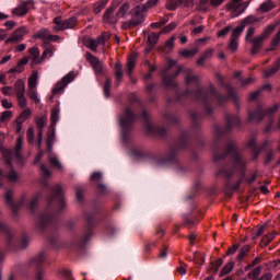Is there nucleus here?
<instances>
[{"mask_svg": "<svg viewBox=\"0 0 280 280\" xmlns=\"http://www.w3.org/2000/svg\"><path fill=\"white\" fill-rule=\"evenodd\" d=\"M273 32H275V25H269L264 30L261 35L250 39L252 54H258L259 49H261V46L264 45V40H266V38H268L270 34H272Z\"/></svg>", "mask_w": 280, "mask_h": 280, "instance_id": "4", "label": "nucleus"}, {"mask_svg": "<svg viewBox=\"0 0 280 280\" xmlns=\"http://www.w3.org/2000/svg\"><path fill=\"white\" fill-rule=\"evenodd\" d=\"M1 104L7 109H10V108H12V106H14V104H12V102H10L8 100H2Z\"/></svg>", "mask_w": 280, "mask_h": 280, "instance_id": "55", "label": "nucleus"}, {"mask_svg": "<svg viewBox=\"0 0 280 280\" xmlns=\"http://www.w3.org/2000/svg\"><path fill=\"white\" fill-rule=\"evenodd\" d=\"M180 56H185V58H191V56H196L198 54V48H195L192 50L185 49L179 51Z\"/></svg>", "mask_w": 280, "mask_h": 280, "instance_id": "36", "label": "nucleus"}, {"mask_svg": "<svg viewBox=\"0 0 280 280\" xmlns=\"http://www.w3.org/2000/svg\"><path fill=\"white\" fill-rule=\"evenodd\" d=\"M1 93H3V95H7L8 97H11V95H14V88L13 86H3L1 89Z\"/></svg>", "mask_w": 280, "mask_h": 280, "instance_id": "43", "label": "nucleus"}, {"mask_svg": "<svg viewBox=\"0 0 280 280\" xmlns=\"http://www.w3.org/2000/svg\"><path fill=\"white\" fill-rule=\"evenodd\" d=\"M275 8H277V3L272 0H266L260 4L259 11L264 14L266 12H270V10H275Z\"/></svg>", "mask_w": 280, "mask_h": 280, "instance_id": "21", "label": "nucleus"}, {"mask_svg": "<svg viewBox=\"0 0 280 280\" xmlns=\"http://www.w3.org/2000/svg\"><path fill=\"white\" fill-rule=\"evenodd\" d=\"M257 19L255 16H247L245 20H243L242 24L236 26L232 31L231 38L234 40H237L240 36H242V33L244 32L246 25H250V23H255Z\"/></svg>", "mask_w": 280, "mask_h": 280, "instance_id": "10", "label": "nucleus"}, {"mask_svg": "<svg viewBox=\"0 0 280 280\" xmlns=\"http://www.w3.org/2000/svg\"><path fill=\"white\" fill-rule=\"evenodd\" d=\"M233 268H235V262L234 261H230L228 262L223 269L220 272V277H225V275H230V272L233 271Z\"/></svg>", "mask_w": 280, "mask_h": 280, "instance_id": "30", "label": "nucleus"}, {"mask_svg": "<svg viewBox=\"0 0 280 280\" xmlns=\"http://www.w3.org/2000/svg\"><path fill=\"white\" fill-rule=\"evenodd\" d=\"M148 42L150 43V45H156V43L159 42V34L151 33L148 37Z\"/></svg>", "mask_w": 280, "mask_h": 280, "instance_id": "46", "label": "nucleus"}, {"mask_svg": "<svg viewBox=\"0 0 280 280\" xmlns=\"http://www.w3.org/2000/svg\"><path fill=\"white\" fill-rule=\"evenodd\" d=\"M56 139V133L52 131L47 135V148L51 150L54 148V140Z\"/></svg>", "mask_w": 280, "mask_h": 280, "instance_id": "38", "label": "nucleus"}, {"mask_svg": "<svg viewBox=\"0 0 280 280\" xmlns=\"http://www.w3.org/2000/svg\"><path fill=\"white\" fill-rule=\"evenodd\" d=\"M194 260H195V264H197L198 266H202V264H205V256L196 252L194 254Z\"/></svg>", "mask_w": 280, "mask_h": 280, "instance_id": "37", "label": "nucleus"}, {"mask_svg": "<svg viewBox=\"0 0 280 280\" xmlns=\"http://www.w3.org/2000/svg\"><path fill=\"white\" fill-rule=\"evenodd\" d=\"M38 72L37 71H33L32 74L28 78V82H27V95L30 97V100H32L33 102H35V104H39L40 103V98L38 97Z\"/></svg>", "mask_w": 280, "mask_h": 280, "instance_id": "3", "label": "nucleus"}, {"mask_svg": "<svg viewBox=\"0 0 280 280\" xmlns=\"http://www.w3.org/2000/svg\"><path fill=\"white\" fill-rule=\"evenodd\" d=\"M13 113L12 110H4L1 114V121H10V119H12L13 117Z\"/></svg>", "mask_w": 280, "mask_h": 280, "instance_id": "42", "label": "nucleus"}, {"mask_svg": "<svg viewBox=\"0 0 280 280\" xmlns=\"http://www.w3.org/2000/svg\"><path fill=\"white\" fill-rule=\"evenodd\" d=\"M35 124L38 130V148H40L43 145V128L47 126V116L36 118Z\"/></svg>", "mask_w": 280, "mask_h": 280, "instance_id": "16", "label": "nucleus"}, {"mask_svg": "<svg viewBox=\"0 0 280 280\" xmlns=\"http://www.w3.org/2000/svg\"><path fill=\"white\" fill-rule=\"evenodd\" d=\"M184 72L186 73V84H198V77L191 75V70L186 69Z\"/></svg>", "mask_w": 280, "mask_h": 280, "instance_id": "29", "label": "nucleus"}, {"mask_svg": "<svg viewBox=\"0 0 280 280\" xmlns=\"http://www.w3.org/2000/svg\"><path fill=\"white\" fill-rule=\"evenodd\" d=\"M5 202L7 205H9V207L14 211V209L16 208V205H14L12 202V191H8L5 194Z\"/></svg>", "mask_w": 280, "mask_h": 280, "instance_id": "40", "label": "nucleus"}, {"mask_svg": "<svg viewBox=\"0 0 280 280\" xmlns=\"http://www.w3.org/2000/svg\"><path fill=\"white\" fill-rule=\"evenodd\" d=\"M229 32H231V26H226L225 28H222L221 31H219L218 36L219 37L226 36Z\"/></svg>", "mask_w": 280, "mask_h": 280, "instance_id": "52", "label": "nucleus"}, {"mask_svg": "<svg viewBox=\"0 0 280 280\" xmlns=\"http://www.w3.org/2000/svg\"><path fill=\"white\" fill-rule=\"evenodd\" d=\"M49 35L50 32L47 28H42L37 31L34 35L33 38H38L39 40H44V43H48L49 40Z\"/></svg>", "mask_w": 280, "mask_h": 280, "instance_id": "18", "label": "nucleus"}, {"mask_svg": "<svg viewBox=\"0 0 280 280\" xmlns=\"http://www.w3.org/2000/svg\"><path fill=\"white\" fill-rule=\"evenodd\" d=\"M27 62H30V57H24L22 59H20V61L18 62L16 68H12L10 70L11 73H16V71L19 73H21V71H23L22 67H25V65H27Z\"/></svg>", "mask_w": 280, "mask_h": 280, "instance_id": "25", "label": "nucleus"}, {"mask_svg": "<svg viewBox=\"0 0 280 280\" xmlns=\"http://www.w3.org/2000/svg\"><path fill=\"white\" fill-rule=\"evenodd\" d=\"M228 10L232 12V16H240L248 8V2L242 3V0H232L226 5Z\"/></svg>", "mask_w": 280, "mask_h": 280, "instance_id": "8", "label": "nucleus"}, {"mask_svg": "<svg viewBox=\"0 0 280 280\" xmlns=\"http://www.w3.org/2000/svg\"><path fill=\"white\" fill-rule=\"evenodd\" d=\"M173 30H176V23L172 22L168 25H166L162 32L163 34H168V32H172Z\"/></svg>", "mask_w": 280, "mask_h": 280, "instance_id": "47", "label": "nucleus"}, {"mask_svg": "<svg viewBox=\"0 0 280 280\" xmlns=\"http://www.w3.org/2000/svg\"><path fill=\"white\" fill-rule=\"evenodd\" d=\"M248 250H250V247L248 245L242 247L237 256V259L242 261V259H244V257H246V255L248 254Z\"/></svg>", "mask_w": 280, "mask_h": 280, "instance_id": "39", "label": "nucleus"}, {"mask_svg": "<svg viewBox=\"0 0 280 280\" xmlns=\"http://www.w3.org/2000/svg\"><path fill=\"white\" fill-rule=\"evenodd\" d=\"M128 14H130V3L125 2L119 7L116 16L117 19H126Z\"/></svg>", "mask_w": 280, "mask_h": 280, "instance_id": "17", "label": "nucleus"}, {"mask_svg": "<svg viewBox=\"0 0 280 280\" xmlns=\"http://www.w3.org/2000/svg\"><path fill=\"white\" fill-rule=\"evenodd\" d=\"M258 280H272V273L270 272L264 273Z\"/></svg>", "mask_w": 280, "mask_h": 280, "instance_id": "61", "label": "nucleus"}, {"mask_svg": "<svg viewBox=\"0 0 280 280\" xmlns=\"http://www.w3.org/2000/svg\"><path fill=\"white\" fill-rule=\"evenodd\" d=\"M160 259H166L167 258V247H164L159 255Z\"/></svg>", "mask_w": 280, "mask_h": 280, "instance_id": "60", "label": "nucleus"}, {"mask_svg": "<svg viewBox=\"0 0 280 280\" xmlns=\"http://www.w3.org/2000/svg\"><path fill=\"white\" fill-rule=\"evenodd\" d=\"M50 119H51L50 128H54V126H56V124H58L60 119V109L54 108L50 114Z\"/></svg>", "mask_w": 280, "mask_h": 280, "instance_id": "28", "label": "nucleus"}, {"mask_svg": "<svg viewBox=\"0 0 280 280\" xmlns=\"http://www.w3.org/2000/svg\"><path fill=\"white\" fill-rule=\"evenodd\" d=\"M75 80V73L69 72L66 74L57 84L52 88L54 95H58V93H62L65 89H67V85L70 84V82H73Z\"/></svg>", "mask_w": 280, "mask_h": 280, "instance_id": "7", "label": "nucleus"}, {"mask_svg": "<svg viewBox=\"0 0 280 280\" xmlns=\"http://www.w3.org/2000/svg\"><path fill=\"white\" fill-rule=\"evenodd\" d=\"M113 84V82L110 81V79H106V83L104 86V94L106 97H110V85Z\"/></svg>", "mask_w": 280, "mask_h": 280, "instance_id": "45", "label": "nucleus"}, {"mask_svg": "<svg viewBox=\"0 0 280 280\" xmlns=\"http://www.w3.org/2000/svg\"><path fill=\"white\" fill-rule=\"evenodd\" d=\"M15 95H25V81L23 79H19L14 83Z\"/></svg>", "mask_w": 280, "mask_h": 280, "instance_id": "20", "label": "nucleus"}, {"mask_svg": "<svg viewBox=\"0 0 280 280\" xmlns=\"http://www.w3.org/2000/svg\"><path fill=\"white\" fill-rule=\"evenodd\" d=\"M195 0H178L179 5H185V8H194Z\"/></svg>", "mask_w": 280, "mask_h": 280, "instance_id": "48", "label": "nucleus"}, {"mask_svg": "<svg viewBox=\"0 0 280 280\" xmlns=\"http://www.w3.org/2000/svg\"><path fill=\"white\" fill-rule=\"evenodd\" d=\"M27 34H30V30L27 28V26H21L12 33V35L5 40V43H21V40H23V38H25Z\"/></svg>", "mask_w": 280, "mask_h": 280, "instance_id": "11", "label": "nucleus"}, {"mask_svg": "<svg viewBox=\"0 0 280 280\" xmlns=\"http://www.w3.org/2000/svg\"><path fill=\"white\" fill-rule=\"evenodd\" d=\"M203 31H205V26L200 25L192 30V34H202Z\"/></svg>", "mask_w": 280, "mask_h": 280, "instance_id": "62", "label": "nucleus"}, {"mask_svg": "<svg viewBox=\"0 0 280 280\" xmlns=\"http://www.w3.org/2000/svg\"><path fill=\"white\" fill-rule=\"evenodd\" d=\"M21 150H23L22 136L16 139L13 151L2 149V154L4 156V168L2 175L4 178L9 179L10 183H16V180H19V173L14 171V165H23Z\"/></svg>", "mask_w": 280, "mask_h": 280, "instance_id": "1", "label": "nucleus"}, {"mask_svg": "<svg viewBox=\"0 0 280 280\" xmlns=\"http://www.w3.org/2000/svg\"><path fill=\"white\" fill-rule=\"evenodd\" d=\"M115 75L117 80V86H119V82H121V78H124V67L120 62H116L115 65Z\"/></svg>", "mask_w": 280, "mask_h": 280, "instance_id": "26", "label": "nucleus"}, {"mask_svg": "<svg viewBox=\"0 0 280 280\" xmlns=\"http://www.w3.org/2000/svg\"><path fill=\"white\" fill-rule=\"evenodd\" d=\"M133 119H135V116L132 115V112H130V109H127L125 112V117L120 119V126L122 128H126V126H130L132 124Z\"/></svg>", "mask_w": 280, "mask_h": 280, "instance_id": "19", "label": "nucleus"}, {"mask_svg": "<svg viewBox=\"0 0 280 280\" xmlns=\"http://www.w3.org/2000/svg\"><path fill=\"white\" fill-rule=\"evenodd\" d=\"M28 58L31 59V65L36 67V65H43V57H40V50L38 47H32L28 49Z\"/></svg>", "mask_w": 280, "mask_h": 280, "instance_id": "15", "label": "nucleus"}, {"mask_svg": "<svg viewBox=\"0 0 280 280\" xmlns=\"http://www.w3.org/2000/svg\"><path fill=\"white\" fill-rule=\"evenodd\" d=\"M156 3H159V0H149L142 7H144V11H147V10H150V8H154V5H156Z\"/></svg>", "mask_w": 280, "mask_h": 280, "instance_id": "49", "label": "nucleus"}, {"mask_svg": "<svg viewBox=\"0 0 280 280\" xmlns=\"http://www.w3.org/2000/svg\"><path fill=\"white\" fill-rule=\"evenodd\" d=\"M240 47V42L237 39L230 38L229 49L233 52L237 51V48Z\"/></svg>", "mask_w": 280, "mask_h": 280, "instance_id": "41", "label": "nucleus"}, {"mask_svg": "<svg viewBox=\"0 0 280 280\" xmlns=\"http://www.w3.org/2000/svg\"><path fill=\"white\" fill-rule=\"evenodd\" d=\"M253 36H255V27H249L247 30L245 40L248 43V40H250Z\"/></svg>", "mask_w": 280, "mask_h": 280, "instance_id": "50", "label": "nucleus"}, {"mask_svg": "<svg viewBox=\"0 0 280 280\" xmlns=\"http://www.w3.org/2000/svg\"><path fill=\"white\" fill-rule=\"evenodd\" d=\"M237 248H240V245H233L229 248L226 255H234V253H237Z\"/></svg>", "mask_w": 280, "mask_h": 280, "instance_id": "58", "label": "nucleus"}, {"mask_svg": "<svg viewBox=\"0 0 280 280\" xmlns=\"http://www.w3.org/2000/svg\"><path fill=\"white\" fill-rule=\"evenodd\" d=\"M16 101L20 108H27V98L25 97V94L18 95Z\"/></svg>", "mask_w": 280, "mask_h": 280, "instance_id": "33", "label": "nucleus"}, {"mask_svg": "<svg viewBox=\"0 0 280 280\" xmlns=\"http://www.w3.org/2000/svg\"><path fill=\"white\" fill-rule=\"evenodd\" d=\"M85 60L91 65L96 75H102V73H104V62L100 61V58L91 52H86Z\"/></svg>", "mask_w": 280, "mask_h": 280, "instance_id": "9", "label": "nucleus"}, {"mask_svg": "<svg viewBox=\"0 0 280 280\" xmlns=\"http://www.w3.org/2000/svg\"><path fill=\"white\" fill-rule=\"evenodd\" d=\"M137 66V54H132L128 58L127 67L129 75H132V71H135V67Z\"/></svg>", "mask_w": 280, "mask_h": 280, "instance_id": "24", "label": "nucleus"}, {"mask_svg": "<svg viewBox=\"0 0 280 280\" xmlns=\"http://www.w3.org/2000/svg\"><path fill=\"white\" fill-rule=\"evenodd\" d=\"M166 8H167V10H176V3H174V2H168V3L166 4Z\"/></svg>", "mask_w": 280, "mask_h": 280, "instance_id": "64", "label": "nucleus"}, {"mask_svg": "<svg viewBox=\"0 0 280 280\" xmlns=\"http://www.w3.org/2000/svg\"><path fill=\"white\" fill-rule=\"evenodd\" d=\"M40 170H42V174H43V176H45V178H48V176H51V172L49 170H47L45 165H42Z\"/></svg>", "mask_w": 280, "mask_h": 280, "instance_id": "54", "label": "nucleus"}, {"mask_svg": "<svg viewBox=\"0 0 280 280\" xmlns=\"http://www.w3.org/2000/svg\"><path fill=\"white\" fill-rule=\"evenodd\" d=\"M110 39V33L105 32L101 36H98L96 39L94 38H86L84 40L85 47L88 49H91V51H97V48L100 45H106V42Z\"/></svg>", "mask_w": 280, "mask_h": 280, "instance_id": "5", "label": "nucleus"}, {"mask_svg": "<svg viewBox=\"0 0 280 280\" xmlns=\"http://www.w3.org/2000/svg\"><path fill=\"white\" fill-rule=\"evenodd\" d=\"M203 58L207 60V58H211V56H213V49L210 48V49H207L205 52H203Z\"/></svg>", "mask_w": 280, "mask_h": 280, "instance_id": "59", "label": "nucleus"}, {"mask_svg": "<svg viewBox=\"0 0 280 280\" xmlns=\"http://www.w3.org/2000/svg\"><path fill=\"white\" fill-rule=\"evenodd\" d=\"M32 117V109L25 108L16 118V124H24V121H27Z\"/></svg>", "mask_w": 280, "mask_h": 280, "instance_id": "22", "label": "nucleus"}, {"mask_svg": "<svg viewBox=\"0 0 280 280\" xmlns=\"http://www.w3.org/2000/svg\"><path fill=\"white\" fill-rule=\"evenodd\" d=\"M48 161L52 167H56L57 170L62 171V163H60V160H58L56 156L51 155L48 158Z\"/></svg>", "mask_w": 280, "mask_h": 280, "instance_id": "31", "label": "nucleus"}, {"mask_svg": "<svg viewBox=\"0 0 280 280\" xmlns=\"http://www.w3.org/2000/svg\"><path fill=\"white\" fill-rule=\"evenodd\" d=\"M279 43H280V31H278L275 37L271 39L270 46L267 49V51H275V49L279 47Z\"/></svg>", "mask_w": 280, "mask_h": 280, "instance_id": "27", "label": "nucleus"}, {"mask_svg": "<svg viewBox=\"0 0 280 280\" xmlns=\"http://www.w3.org/2000/svg\"><path fill=\"white\" fill-rule=\"evenodd\" d=\"M30 8H34V1L32 0L20 3L18 8L12 10V14L14 16H25L30 12Z\"/></svg>", "mask_w": 280, "mask_h": 280, "instance_id": "12", "label": "nucleus"}, {"mask_svg": "<svg viewBox=\"0 0 280 280\" xmlns=\"http://www.w3.org/2000/svg\"><path fill=\"white\" fill-rule=\"evenodd\" d=\"M54 23V32H65V30H72L74 25H78V19L70 18L68 20H62V18H55Z\"/></svg>", "mask_w": 280, "mask_h": 280, "instance_id": "6", "label": "nucleus"}, {"mask_svg": "<svg viewBox=\"0 0 280 280\" xmlns=\"http://www.w3.org/2000/svg\"><path fill=\"white\" fill-rule=\"evenodd\" d=\"M15 26H16V22H14V21H12V20L7 21V22L4 23V27H5L7 30H12V28L15 27Z\"/></svg>", "mask_w": 280, "mask_h": 280, "instance_id": "53", "label": "nucleus"}, {"mask_svg": "<svg viewBox=\"0 0 280 280\" xmlns=\"http://www.w3.org/2000/svg\"><path fill=\"white\" fill-rule=\"evenodd\" d=\"M91 180H102V173L96 172L91 175Z\"/></svg>", "mask_w": 280, "mask_h": 280, "instance_id": "57", "label": "nucleus"}, {"mask_svg": "<svg viewBox=\"0 0 280 280\" xmlns=\"http://www.w3.org/2000/svg\"><path fill=\"white\" fill-rule=\"evenodd\" d=\"M26 139L28 141V143H34L35 139H36V135L34 133V127H28L27 131H26Z\"/></svg>", "mask_w": 280, "mask_h": 280, "instance_id": "34", "label": "nucleus"}, {"mask_svg": "<svg viewBox=\"0 0 280 280\" xmlns=\"http://www.w3.org/2000/svg\"><path fill=\"white\" fill-rule=\"evenodd\" d=\"M106 3H108V0H101L100 2H97L94 7L95 14H100L103 8H106Z\"/></svg>", "mask_w": 280, "mask_h": 280, "instance_id": "35", "label": "nucleus"}, {"mask_svg": "<svg viewBox=\"0 0 280 280\" xmlns=\"http://www.w3.org/2000/svg\"><path fill=\"white\" fill-rule=\"evenodd\" d=\"M145 23V7L138 5L135 8L130 21L124 23V27H137Z\"/></svg>", "mask_w": 280, "mask_h": 280, "instance_id": "2", "label": "nucleus"}, {"mask_svg": "<svg viewBox=\"0 0 280 280\" xmlns=\"http://www.w3.org/2000/svg\"><path fill=\"white\" fill-rule=\"evenodd\" d=\"M115 10H117V5L112 4L106 12L103 15L104 23H107V25L115 24L119 18H117V14L115 15Z\"/></svg>", "mask_w": 280, "mask_h": 280, "instance_id": "14", "label": "nucleus"}, {"mask_svg": "<svg viewBox=\"0 0 280 280\" xmlns=\"http://www.w3.org/2000/svg\"><path fill=\"white\" fill-rule=\"evenodd\" d=\"M273 240H275V233L267 234L266 236H264L261 244L264 246H268V244H270V242H272Z\"/></svg>", "mask_w": 280, "mask_h": 280, "instance_id": "44", "label": "nucleus"}, {"mask_svg": "<svg viewBox=\"0 0 280 280\" xmlns=\"http://www.w3.org/2000/svg\"><path fill=\"white\" fill-rule=\"evenodd\" d=\"M163 25H165V22H153V23H151V27L153 30H159V28L163 27Z\"/></svg>", "mask_w": 280, "mask_h": 280, "instance_id": "56", "label": "nucleus"}, {"mask_svg": "<svg viewBox=\"0 0 280 280\" xmlns=\"http://www.w3.org/2000/svg\"><path fill=\"white\" fill-rule=\"evenodd\" d=\"M267 228H268L267 225H261V226L257 230V232L255 233V237H259V236L264 235V233H266V229H267Z\"/></svg>", "mask_w": 280, "mask_h": 280, "instance_id": "51", "label": "nucleus"}, {"mask_svg": "<svg viewBox=\"0 0 280 280\" xmlns=\"http://www.w3.org/2000/svg\"><path fill=\"white\" fill-rule=\"evenodd\" d=\"M55 52H56V47L54 46L46 47L42 54L43 62H45V60H48V58H54Z\"/></svg>", "mask_w": 280, "mask_h": 280, "instance_id": "23", "label": "nucleus"}, {"mask_svg": "<svg viewBox=\"0 0 280 280\" xmlns=\"http://www.w3.org/2000/svg\"><path fill=\"white\" fill-rule=\"evenodd\" d=\"M259 275H261V267H257L255 269H253L249 273H248V279L250 280H258Z\"/></svg>", "mask_w": 280, "mask_h": 280, "instance_id": "32", "label": "nucleus"}, {"mask_svg": "<svg viewBox=\"0 0 280 280\" xmlns=\"http://www.w3.org/2000/svg\"><path fill=\"white\" fill-rule=\"evenodd\" d=\"M2 237H8L10 235V231H8V228L3 226L1 228Z\"/></svg>", "mask_w": 280, "mask_h": 280, "instance_id": "63", "label": "nucleus"}, {"mask_svg": "<svg viewBox=\"0 0 280 280\" xmlns=\"http://www.w3.org/2000/svg\"><path fill=\"white\" fill-rule=\"evenodd\" d=\"M226 0H199L198 3V10L201 12H207L209 10V5L212 8H220L222 3H224Z\"/></svg>", "mask_w": 280, "mask_h": 280, "instance_id": "13", "label": "nucleus"}]
</instances>
